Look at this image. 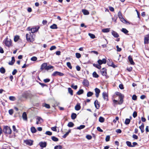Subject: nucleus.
<instances>
[{
    "mask_svg": "<svg viewBox=\"0 0 149 149\" xmlns=\"http://www.w3.org/2000/svg\"><path fill=\"white\" fill-rule=\"evenodd\" d=\"M127 145L130 147H133L134 146H132L131 142L129 141H127L126 142Z\"/></svg>",
    "mask_w": 149,
    "mask_h": 149,
    "instance_id": "43",
    "label": "nucleus"
},
{
    "mask_svg": "<svg viewBox=\"0 0 149 149\" xmlns=\"http://www.w3.org/2000/svg\"><path fill=\"white\" fill-rule=\"evenodd\" d=\"M50 81V79H44L43 81L45 83H47L49 82Z\"/></svg>",
    "mask_w": 149,
    "mask_h": 149,
    "instance_id": "62",
    "label": "nucleus"
},
{
    "mask_svg": "<svg viewBox=\"0 0 149 149\" xmlns=\"http://www.w3.org/2000/svg\"><path fill=\"white\" fill-rule=\"evenodd\" d=\"M109 28H106L103 29L102 31L104 33H107L109 32Z\"/></svg>",
    "mask_w": 149,
    "mask_h": 149,
    "instance_id": "32",
    "label": "nucleus"
},
{
    "mask_svg": "<svg viewBox=\"0 0 149 149\" xmlns=\"http://www.w3.org/2000/svg\"><path fill=\"white\" fill-rule=\"evenodd\" d=\"M108 65L113 67V68H115L117 67V66L115 65L112 62H110L108 63Z\"/></svg>",
    "mask_w": 149,
    "mask_h": 149,
    "instance_id": "26",
    "label": "nucleus"
},
{
    "mask_svg": "<svg viewBox=\"0 0 149 149\" xmlns=\"http://www.w3.org/2000/svg\"><path fill=\"white\" fill-rule=\"evenodd\" d=\"M94 104L95 108L98 109L100 107V105L98 103V102L97 100H95L94 102Z\"/></svg>",
    "mask_w": 149,
    "mask_h": 149,
    "instance_id": "16",
    "label": "nucleus"
},
{
    "mask_svg": "<svg viewBox=\"0 0 149 149\" xmlns=\"http://www.w3.org/2000/svg\"><path fill=\"white\" fill-rule=\"evenodd\" d=\"M93 65L94 66L98 69H100L101 68V67L100 65H98L97 64L94 63Z\"/></svg>",
    "mask_w": 149,
    "mask_h": 149,
    "instance_id": "31",
    "label": "nucleus"
},
{
    "mask_svg": "<svg viewBox=\"0 0 149 149\" xmlns=\"http://www.w3.org/2000/svg\"><path fill=\"white\" fill-rule=\"evenodd\" d=\"M130 119H128V118H126L125 119V123L126 125H128V124H129V123H130Z\"/></svg>",
    "mask_w": 149,
    "mask_h": 149,
    "instance_id": "34",
    "label": "nucleus"
},
{
    "mask_svg": "<svg viewBox=\"0 0 149 149\" xmlns=\"http://www.w3.org/2000/svg\"><path fill=\"white\" fill-rule=\"evenodd\" d=\"M3 132L6 134H10L11 133V130L10 127L7 126L4 127Z\"/></svg>",
    "mask_w": 149,
    "mask_h": 149,
    "instance_id": "2",
    "label": "nucleus"
},
{
    "mask_svg": "<svg viewBox=\"0 0 149 149\" xmlns=\"http://www.w3.org/2000/svg\"><path fill=\"white\" fill-rule=\"evenodd\" d=\"M106 62V60L105 58H103L102 60L99 59L97 61V62L100 65H101L102 64H105Z\"/></svg>",
    "mask_w": 149,
    "mask_h": 149,
    "instance_id": "6",
    "label": "nucleus"
},
{
    "mask_svg": "<svg viewBox=\"0 0 149 149\" xmlns=\"http://www.w3.org/2000/svg\"><path fill=\"white\" fill-rule=\"evenodd\" d=\"M31 60L33 61H35L37 60V58L36 56H33L31 58Z\"/></svg>",
    "mask_w": 149,
    "mask_h": 149,
    "instance_id": "55",
    "label": "nucleus"
},
{
    "mask_svg": "<svg viewBox=\"0 0 149 149\" xmlns=\"http://www.w3.org/2000/svg\"><path fill=\"white\" fill-rule=\"evenodd\" d=\"M106 70V69H105L104 68L102 69V70L101 71L102 75L104 76H105L107 75V73Z\"/></svg>",
    "mask_w": 149,
    "mask_h": 149,
    "instance_id": "17",
    "label": "nucleus"
},
{
    "mask_svg": "<svg viewBox=\"0 0 149 149\" xmlns=\"http://www.w3.org/2000/svg\"><path fill=\"white\" fill-rule=\"evenodd\" d=\"M22 117L24 120L25 121L27 120V114L26 112H24L23 113Z\"/></svg>",
    "mask_w": 149,
    "mask_h": 149,
    "instance_id": "12",
    "label": "nucleus"
},
{
    "mask_svg": "<svg viewBox=\"0 0 149 149\" xmlns=\"http://www.w3.org/2000/svg\"><path fill=\"white\" fill-rule=\"evenodd\" d=\"M93 77H94L97 78L99 77L98 75L95 72H94L93 73Z\"/></svg>",
    "mask_w": 149,
    "mask_h": 149,
    "instance_id": "33",
    "label": "nucleus"
},
{
    "mask_svg": "<svg viewBox=\"0 0 149 149\" xmlns=\"http://www.w3.org/2000/svg\"><path fill=\"white\" fill-rule=\"evenodd\" d=\"M79 103H78L75 107V109L76 110H79L81 108V107Z\"/></svg>",
    "mask_w": 149,
    "mask_h": 149,
    "instance_id": "14",
    "label": "nucleus"
},
{
    "mask_svg": "<svg viewBox=\"0 0 149 149\" xmlns=\"http://www.w3.org/2000/svg\"><path fill=\"white\" fill-rule=\"evenodd\" d=\"M85 127V125H81L79 127H77L76 129L80 130L84 128Z\"/></svg>",
    "mask_w": 149,
    "mask_h": 149,
    "instance_id": "35",
    "label": "nucleus"
},
{
    "mask_svg": "<svg viewBox=\"0 0 149 149\" xmlns=\"http://www.w3.org/2000/svg\"><path fill=\"white\" fill-rule=\"evenodd\" d=\"M144 43L145 44H148L149 43V37L147 35L144 37Z\"/></svg>",
    "mask_w": 149,
    "mask_h": 149,
    "instance_id": "7",
    "label": "nucleus"
},
{
    "mask_svg": "<svg viewBox=\"0 0 149 149\" xmlns=\"http://www.w3.org/2000/svg\"><path fill=\"white\" fill-rule=\"evenodd\" d=\"M30 30L31 31V34H33L34 33L37 32L38 31V29L36 28L35 27L31 28Z\"/></svg>",
    "mask_w": 149,
    "mask_h": 149,
    "instance_id": "22",
    "label": "nucleus"
},
{
    "mask_svg": "<svg viewBox=\"0 0 149 149\" xmlns=\"http://www.w3.org/2000/svg\"><path fill=\"white\" fill-rule=\"evenodd\" d=\"M95 96L97 98L99 97V93H100V90L96 88H95Z\"/></svg>",
    "mask_w": 149,
    "mask_h": 149,
    "instance_id": "8",
    "label": "nucleus"
},
{
    "mask_svg": "<svg viewBox=\"0 0 149 149\" xmlns=\"http://www.w3.org/2000/svg\"><path fill=\"white\" fill-rule=\"evenodd\" d=\"M63 147L61 145L56 146L54 147V149H62Z\"/></svg>",
    "mask_w": 149,
    "mask_h": 149,
    "instance_id": "40",
    "label": "nucleus"
},
{
    "mask_svg": "<svg viewBox=\"0 0 149 149\" xmlns=\"http://www.w3.org/2000/svg\"><path fill=\"white\" fill-rule=\"evenodd\" d=\"M111 33L112 35H113L115 38H118L119 37V35L115 31H113L111 32Z\"/></svg>",
    "mask_w": 149,
    "mask_h": 149,
    "instance_id": "19",
    "label": "nucleus"
},
{
    "mask_svg": "<svg viewBox=\"0 0 149 149\" xmlns=\"http://www.w3.org/2000/svg\"><path fill=\"white\" fill-rule=\"evenodd\" d=\"M8 112L9 114L10 115H12L13 113V111L12 109H10L8 111Z\"/></svg>",
    "mask_w": 149,
    "mask_h": 149,
    "instance_id": "56",
    "label": "nucleus"
},
{
    "mask_svg": "<svg viewBox=\"0 0 149 149\" xmlns=\"http://www.w3.org/2000/svg\"><path fill=\"white\" fill-rule=\"evenodd\" d=\"M93 92L89 91L88 92L87 94V96L88 97H90L91 96H92L93 95Z\"/></svg>",
    "mask_w": 149,
    "mask_h": 149,
    "instance_id": "38",
    "label": "nucleus"
},
{
    "mask_svg": "<svg viewBox=\"0 0 149 149\" xmlns=\"http://www.w3.org/2000/svg\"><path fill=\"white\" fill-rule=\"evenodd\" d=\"M37 121L40 123H42L43 122V120L40 117L37 116L36 118Z\"/></svg>",
    "mask_w": 149,
    "mask_h": 149,
    "instance_id": "23",
    "label": "nucleus"
},
{
    "mask_svg": "<svg viewBox=\"0 0 149 149\" xmlns=\"http://www.w3.org/2000/svg\"><path fill=\"white\" fill-rule=\"evenodd\" d=\"M50 28L52 29H57V25L55 24H53L52 25L50 26Z\"/></svg>",
    "mask_w": 149,
    "mask_h": 149,
    "instance_id": "27",
    "label": "nucleus"
},
{
    "mask_svg": "<svg viewBox=\"0 0 149 149\" xmlns=\"http://www.w3.org/2000/svg\"><path fill=\"white\" fill-rule=\"evenodd\" d=\"M31 130L32 133H35L36 131L37 130L34 127H32L31 128Z\"/></svg>",
    "mask_w": 149,
    "mask_h": 149,
    "instance_id": "25",
    "label": "nucleus"
},
{
    "mask_svg": "<svg viewBox=\"0 0 149 149\" xmlns=\"http://www.w3.org/2000/svg\"><path fill=\"white\" fill-rule=\"evenodd\" d=\"M121 31L125 34H127L128 32V31L125 28H122V29L121 30Z\"/></svg>",
    "mask_w": 149,
    "mask_h": 149,
    "instance_id": "42",
    "label": "nucleus"
},
{
    "mask_svg": "<svg viewBox=\"0 0 149 149\" xmlns=\"http://www.w3.org/2000/svg\"><path fill=\"white\" fill-rule=\"evenodd\" d=\"M86 138L88 140H90L92 139V137L90 135H88L86 136Z\"/></svg>",
    "mask_w": 149,
    "mask_h": 149,
    "instance_id": "54",
    "label": "nucleus"
},
{
    "mask_svg": "<svg viewBox=\"0 0 149 149\" xmlns=\"http://www.w3.org/2000/svg\"><path fill=\"white\" fill-rule=\"evenodd\" d=\"M71 87L75 90H76L77 88V85L74 86L73 84L72 85Z\"/></svg>",
    "mask_w": 149,
    "mask_h": 149,
    "instance_id": "58",
    "label": "nucleus"
},
{
    "mask_svg": "<svg viewBox=\"0 0 149 149\" xmlns=\"http://www.w3.org/2000/svg\"><path fill=\"white\" fill-rule=\"evenodd\" d=\"M45 134L49 136L51 135L52 134V132L49 131H46L45 132Z\"/></svg>",
    "mask_w": 149,
    "mask_h": 149,
    "instance_id": "51",
    "label": "nucleus"
},
{
    "mask_svg": "<svg viewBox=\"0 0 149 149\" xmlns=\"http://www.w3.org/2000/svg\"><path fill=\"white\" fill-rule=\"evenodd\" d=\"M56 48V47L55 46H53L51 47L50 48V50H52Z\"/></svg>",
    "mask_w": 149,
    "mask_h": 149,
    "instance_id": "63",
    "label": "nucleus"
},
{
    "mask_svg": "<svg viewBox=\"0 0 149 149\" xmlns=\"http://www.w3.org/2000/svg\"><path fill=\"white\" fill-rule=\"evenodd\" d=\"M132 99L134 100H136L137 99V96L135 95H134L132 96Z\"/></svg>",
    "mask_w": 149,
    "mask_h": 149,
    "instance_id": "53",
    "label": "nucleus"
},
{
    "mask_svg": "<svg viewBox=\"0 0 149 149\" xmlns=\"http://www.w3.org/2000/svg\"><path fill=\"white\" fill-rule=\"evenodd\" d=\"M39 145L41 147H45L47 145V144L45 142H41L39 143Z\"/></svg>",
    "mask_w": 149,
    "mask_h": 149,
    "instance_id": "18",
    "label": "nucleus"
},
{
    "mask_svg": "<svg viewBox=\"0 0 149 149\" xmlns=\"http://www.w3.org/2000/svg\"><path fill=\"white\" fill-rule=\"evenodd\" d=\"M74 124L72 122H69L68 124V126L69 127H72L74 126Z\"/></svg>",
    "mask_w": 149,
    "mask_h": 149,
    "instance_id": "37",
    "label": "nucleus"
},
{
    "mask_svg": "<svg viewBox=\"0 0 149 149\" xmlns=\"http://www.w3.org/2000/svg\"><path fill=\"white\" fill-rule=\"evenodd\" d=\"M139 128L140 129L142 133H143V132H144V127H142L141 126H140L139 127Z\"/></svg>",
    "mask_w": 149,
    "mask_h": 149,
    "instance_id": "61",
    "label": "nucleus"
},
{
    "mask_svg": "<svg viewBox=\"0 0 149 149\" xmlns=\"http://www.w3.org/2000/svg\"><path fill=\"white\" fill-rule=\"evenodd\" d=\"M52 140L54 141H58V139L57 138L54 136H52Z\"/></svg>",
    "mask_w": 149,
    "mask_h": 149,
    "instance_id": "36",
    "label": "nucleus"
},
{
    "mask_svg": "<svg viewBox=\"0 0 149 149\" xmlns=\"http://www.w3.org/2000/svg\"><path fill=\"white\" fill-rule=\"evenodd\" d=\"M67 66L70 69H72V66L71 65V63L69 62H68L67 63Z\"/></svg>",
    "mask_w": 149,
    "mask_h": 149,
    "instance_id": "46",
    "label": "nucleus"
},
{
    "mask_svg": "<svg viewBox=\"0 0 149 149\" xmlns=\"http://www.w3.org/2000/svg\"><path fill=\"white\" fill-rule=\"evenodd\" d=\"M47 63H44L42 64L41 65L40 68V69L41 70H46V68L47 67Z\"/></svg>",
    "mask_w": 149,
    "mask_h": 149,
    "instance_id": "11",
    "label": "nucleus"
},
{
    "mask_svg": "<svg viewBox=\"0 0 149 149\" xmlns=\"http://www.w3.org/2000/svg\"><path fill=\"white\" fill-rule=\"evenodd\" d=\"M84 93V91L83 89H81L79 90L77 93V94L78 95H80Z\"/></svg>",
    "mask_w": 149,
    "mask_h": 149,
    "instance_id": "30",
    "label": "nucleus"
},
{
    "mask_svg": "<svg viewBox=\"0 0 149 149\" xmlns=\"http://www.w3.org/2000/svg\"><path fill=\"white\" fill-rule=\"evenodd\" d=\"M115 94L116 95L118 96L119 97H121V96H122L123 95L122 94L120 93L119 92H116L115 93Z\"/></svg>",
    "mask_w": 149,
    "mask_h": 149,
    "instance_id": "49",
    "label": "nucleus"
},
{
    "mask_svg": "<svg viewBox=\"0 0 149 149\" xmlns=\"http://www.w3.org/2000/svg\"><path fill=\"white\" fill-rule=\"evenodd\" d=\"M76 56L77 58H79L81 57V55L79 53H76Z\"/></svg>",
    "mask_w": 149,
    "mask_h": 149,
    "instance_id": "50",
    "label": "nucleus"
},
{
    "mask_svg": "<svg viewBox=\"0 0 149 149\" xmlns=\"http://www.w3.org/2000/svg\"><path fill=\"white\" fill-rule=\"evenodd\" d=\"M13 130L14 132H18V131L17 130L15 126V125H13Z\"/></svg>",
    "mask_w": 149,
    "mask_h": 149,
    "instance_id": "57",
    "label": "nucleus"
},
{
    "mask_svg": "<svg viewBox=\"0 0 149 149\" xmlns=\"http://www.w3.org/2000/svg\"><path fill=\"white\" fill-rule=\"evenodd\" d=\"M17 72V71L16 69H14L12 72L13 75H15Z\"/></svg>",
    "mask_w": 149,
    "mask_h": 149,
    "instance_id": "64",
    "label": "nucleus"
},
{
    "mask_svg": "<svg viewBox=\"0 0 149 149\" xmlns=\"http://www.w3.org/2000/svg\"><path fill=\"white\" fill-rule=\"evenodd\" d=\"M68 92L70 93V94L71 95H73V91L70 88H69L68 89Z\"/></svg>",
    "mask_w": 149,
    "mask_h": 149,
    "instance_id": "39",
    "label": "nucleus"
},
{
    "mask_svg": "<svg viewBox=\"0 0 149 149\" xmlns=\"http://www.w3.org/2000/svg\"><path fill=\"white\" fill-rule=\"evenodd\" d=\"M4 42L5 45L8 47L10 46L12 44V41L10 39L6 38L4 40Z\"/></svg>",
    "mask_w": 149,
    "mask_h": 149,
    "instance_id": "3",
    "label": "nucleus"
},
{
    "mask_svg": "<svg viewBox=\"0 0 149 149\" xmlns=\"http://www.w3.org/2000/svg\"><path fill=\"white\" fill-rule=\"evenodd\" d=\"M124 95H123L122 96H121V97H119L120 100L118 102V104H122L123 102V98H124Z\"/></svg>",
    "mask_w": 149,
    "mask_h": 149,
    "instance_id": "13",
    "label": "nucleus"
},
{
    "mask_svg": "<svg viewBox=\"0 0 149 149\" xmlns=\"http://www.w3.org/2000/svg\"><path fill=\"white\" fill-rule=\"evenodd\" d=\"M24 143L29 146H31L33 144V141L30 139H26L24 141Z\"/></svg>",
    "mask_w": 149,
    "mask_h": 149,
    "instance_id": "4",
    "label": "nucleus"
},
{
    "mask_svg": "<svg viewBox=\"0 0 149 149\" xmlns=\"http://www.w3.org/2000/svg\"><path fill=\"white\" fill-rule=\"evenodd\" d=\"M82 12L84 15H88L89 14V12L88 10L86 9H82Z\"/></svg>",
    "mask_w": 149,
    "mask_h": 149,
    "instance_id": "24",
    "label": "nucleus"
},
{
    "mask_svg": "<svg viewBox=\"0 0 149 149\" xmlns=\"http://www.w3.org/2000/svg\"><path fill=\"white\" fill-rule=\"evenodd\" d=\"M119 18L120 19V20L124 23H127V21L125 20L123 17L122 15L121 17H119Z\"/></svg>",
    "mask_w": 149,
    "mask_h": 149,
    "instance_id": "21",
    "label": "nucleus"
},
{
    "mask_svg": "<svg viewBox=\"0 0 149 149\" xmlns=\"http://www.w3.org/2000/svg\"><path fill=\"white\" fill-rule=\"evenodd\" d=\"M88 35L91 38L94 39L95 38V35L93 34L89 33Z\"/></svg>",
    "mask_w": 149,
    "mask_h": 149,
    "instance_id": "48",
    "label": "nucleus"
},
{
    "mask_svg": "<svg viewBox=\"0 0 149 149\" xmlns=\"http://www.w3.org/2000/svg\"><path fill=\"white\" fill-rule=\"evenodd\" d=\"M99 120L100 122L103 123L104 121V119L103 117L100 116L99 118Z\"/></svg>",
    "mask_w": 149,
    "mask_h": 149,
    "instance_id": "41",
    "label": "nucleus"
},
{
    "mask_svg": "<svg viewBox=\"0 0 149 149\" xmlns=\"http://www.w3.org/2000/svg\"><path fill=\"white\" fill-rule=\"evenodd\" d=\"M19 39V36H15L14 38V41L15 42H17Z\"/></svg>",
    "mask_w": 149,
    "mask_h": 149,
    "instance_id": "47",
    "label": "nucleus"
},
{
    "mask_svg": "<svg viewBox=\"0 0 149 149\" xmlns=\"http://www.w3.org/2000/svg\"><path fill=\"white\" fill-rule=\"evenodd\" d=\"M132 115L133 117H134V118L136 117L137 116V113L136 112V111H134Z\"/></svg>",
    "mask_w": 149,
    "mask_h": 149,
    "instance_id": "59",
    "label": "nucleus"
},
{
    "mask_svg": "<svg viewBox=\"0 0 149 149\" xmlns=\"http://www.w3.org/2000/svg\"><path fill=\"white\" fill-rule=\"evenodd\" d=\"M110 139V136L109 135H107L106 136L105 138V140L106 141H109Z\"/></svg>",
    "mask_w": 149,
    "mask_h": 149,
    "instance_id": "52",
    "label": "nucleus"
},
{
    "mask_svg": "<svg viewBox=\"0 0 149 149\" xmlns=\"http://www.w3.org/2000/svg\"><path fill=\"white\" fill-rule=\"evenodd\" d=\"M52 76H55L58 75L60 76H63L64 75V74L62 73L58 72L55 71L52 74Z\"/></svg>",
    "mask_w": 149,
    "mask_h": 149,
    "instance_id": "5",
    "label": "nucleus"
},
{
    "mask_svg": "<svg viewBox=\"0 0 149 149\" xmlns=\"http://www.w3.org/2000/svg\"><path fill=\"white\" fill-rule=\"evenodd\" d=\"M128 59L129 61L131 64L133 65H134V64L135 63L133 61L132 58L131 56H129L128 57Z\"/></svg>",
    "mask_w": 149,
    "mask_h": 149,
    "instance_id": "15",
    "label": "nucleus"
},
{
    "mask_svg": "<svg viewBox=\"0 0 149 149\" xmlns=\"http://www.w3.org/2000/svg\"><path fill=\"white\" fill-rule=\"evenodd\" d=\"M102 97L104 100H108V96L106 92H104L102 93Z\"/></svg>",
    "mask_w": 149,
    "mask_h": 149,
    "instance_id": "9",
    "label": "nucleus"
},
{
    "mask_svg": "<svg viewBox=\"0 0 149 149\" xmlns=\"http://www.w3.org/2000/svg\"><path fill=\"white\" fill-rule=\"evenodd\" d=\"M44 106L47 109H49L50 108L49 105L46 103L45 104Z\"/></svg>",
    "mask_w": 149,
    "mask_h": 149,
    "instance_id": "60",
    "label": "nucleus"
},
{
    "mask_svg": "<svg viewBox=\"0 0 149 149\" xmlns=\"http://www.w3.org/2000/svg\"><path fill=\"white\" fill-rule=\"evenodd\" d=\"M26 40L28 41L33 42L34 40L33 34H32L30 32L26 34Z\"/></svg>",
    "mask_w": 149,
    "mask_h": 149,
    "instance_id": "1",
    "label": "nucleus"
},
{
    "mask_svg": "<svg viewBox=\"0 0 149 149\" xmlns=\"http://www.w3.org/2000/svg\"><path fill=\"white\" fill-rule=\"evenodd\" d=\"M77 117V115L76 113H72L71 115V117L72 119L74 120Z\"/></svg>",
    "mask_w": 149,
    "mask_h": 149,
    "instance_id": "28",
    "label": "nucleus"
},
{
    "mask_svg": "<svg viewBox=\"0 0 149 149\" xmlns=\"http://www.w3.org/2000/svg\"><path fill=\"white\" fill-rule=\"evenodd\" d=\"M5 72V69L3 67H2L0 68V72L1 73L4 74Z\"/></svg>",
    "mask_w": 149,
    "mask_h": 149,
    "instance_id": "29",
    "label": "nucleus"
},
{
    "mask_svg": "<svg viewBox=\"0 0 149 149\" xmlns=\"http://www.w3.org/2000/svg\"><path fill=\"white\" fill-rule=\"evenodd\" d=\"M82 83L83 85L86 86H88L89 85L88 81L85 79L84 80Z\"/></svg>",
    "mask_w": 149,
    "mask_h": 149,
    "instance_id": "10",
    "label": "nucleus"
},
{
    "mask_svg": "<svg viewBox=\"0 0 149 149\" xmlns=\"http://www.w3.org/2000/svg\"><path fill=\"white\" fill-rule=\"evenodd\" d=\"M53 68V67L51 65H49L47 66V67L46 68V70H49L50 69H51Z\"/></svg>",
    "mask_w": 149,
    "mask_h": 149,
    "instance_id": "44",
    "label": "nucleus"
},
{
    "mask_svg": "<svg viewBox=\"0 0 149 149\" xmlns=\"http://www.w3.org/2000/svg\"><path fill=\"white\" fill-rule=\"evenodd\" d=\"M26 97L31 98L33 95L30 93L27 92L25 93Z\"/></svg>",
    "mask_w": 149,
    "mask_h": 149,
    "instance_id": "20",
    "label": "nucleus"
},
{
    "mask_svg": "<svg viewBox=\"0 0 149 149\" xmlns=\"http://www.w3.org/2000/svg\"><path fill=\"white\" fill-rule=\"evenodd\" d=\"M9 99L10 100L14 101L15 100V98L14 96H10L9 97Z\"/></svg>",
    "mask_w": 149,
    "mask_h": 149,
    "instance_id": "45",
    "label": "nucleus"
}]
</instances>
